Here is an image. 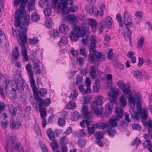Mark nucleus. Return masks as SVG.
Here are the masks:
<instances>
[{
  "instance_id": "60",
  "label": "nucleus",
  "mask_w": 152,
  "mask_h": 152,
  "mask_svg": "<svg viewBox=\"0 0 152 152\" xmlns=\"http://www.w3.org/2000/svg\"><path fill=\"white\" fill-rule=\"evenodd\" d=\"M29 77L30 79V83L31 87L35 86V80L34 78H33V76L31 77L30 76V75H29Z\"/></svg>"
},
{
  "instance_id": "24",
  "label": "nucleus",
  "mask_w": 152,
  "mask_h": 152,
  "mask_svg": "<svg viewBox=\"0 0 152 152\" xmlns=\"http://www.w3.org/2000/svg\"><path fill=\"white\" fill-rule=\"evenodd\" d=\"M29 24V16L26 15L23 17V20L22 22L23 27H27Z\"/></svg>"
},
{
  "instance_id": "64",
  "label": "nucleus",
  "mask_w": 152,
  "mask_h": 152,
  "mask_svg": "<svg viewBox=\"0 0 152 152\" xmlns=\"http://www.w3.org/2000/svg\"><path fill=\"white\" fill-rule=\"evenodd\" d=\"M30 113L29 112H26L24 115L25 119L26 121H28L30 119Z\"/></svg>"
},
{
  "instance_id": "40",
  "label": "nucleus",
  "mask_w": 152,
  "mask_h": 152,
  "mask_svg": "<svg viewBox=\"0 0 152 152\" xmlns=\"http://www.w3.org/2000/svg\"><path fill=\"white\" fill-rule=\"evenodd\" d=\"M108 95L110 96L109 98L110 102L113 104H117L118 102L116 97L110 95V93H109Z\"/></svg>"
},
{
  "instance_id": "14",
  "label": "nucleus",
  "mask_w": 152,
  "mask_h": 152,
  "mask_svg": "<svg viewBox=\"0 0 152 152\" xmlns=\"http://www.w3.org/2000/svg\"><path fill=\"white\" fill-rule=\"evenodd\" d=\"M24 80L15 82L14 84L13 85L12 87H14L16 90H20L21 91L24 89Z\"/></svg>"
},
{
  "instance_id": "3",
  "label": "nucleus",
  "mask_w": 152,
  "mask_h": 152,
  "mask_svg": "<svg viewBox=\"0 0 152 152\" xmlns=\"http://www.w3.org/2000/svg\"><path fill=\"white\" fill-rule=\"evenodd\" d=\"M89 33L88 27L82 26L81 28L79 26H76L73 28L69 36L72 41L75 42L78 40V37H83Z\"/></svg>"
},
{
  "instance_id": "49",
  "label": "nucleus",
  "mask_w": 152,
  "mask_h": 152,
  "mask_svg": "<svg viewBox=\"0 0 152 152\" xmlns=\"http://www.w3.org/2000/svg\"><path fill=\"white\" fill-rule=\"evenodd\" d=\"M39 93L41 96L45 97L47 94V91L45 88H42L39 91Z\"/></svg>"
},
{
  "instance_id": "28",
  "label": "nucleus",
  "mask_w": 152,
  "mask_h": 152,
  "mask_svg": "<svg viewBox=\"0 0 152 152\" xmlns=\"http://www.w3.org/2000/svg\"><path fill=\"white\" fill-rule=\"evenodd\" d=\"M50 130V129H49L47 131L46 134L50 140V141H53L55 139V135L54 132L49 131Z\"/></svg>"
},
{
  "instance_id": "44",
  "label": "nucleus",
  "mask_w": 152,
  "mask_h": 152,
  "mask_svg": "<svg viewBox=\"0 0 152 152\" xmlns=\"http://www.w3.org/2000/svg\"><path fill=\"white\" fill-rule=\"evenodd\" d=\"M86 49L84 47H81L79 50L80 54L85 57H87V55L86 52Z\"/></svg>"
},
{
  "instance_id": "57",
  "label": "nucleus",
  "mask_w": 152,
  "mask_h": 152,
  "mask_svg": "<svg viewBox=\"0 0 152 152\" xmlns=\"http://www.w3.org/2000/svg\"><path fill=\"white\" fill-rule=\"evenodd\" d=\"M96 22L94 19H91L89 22V25L91 26L94 27L96 26Z\"/></svg>"
},
{
  "instance_id": "13",
  "label": "nucleus",
  "mask_w": 152,
  "mask_h": 152,
  "mask_svg": "<svg viewBox=\"0 0 152 152\" xmlns=\"http://www.w3.org/2000/svg\"><path fill=\"white\" fill-rule=\"evenodd\" d=\"M85 9L87 11H88L89 13L94 16H96L97 9L94 6H90L88 5H86Z\"/></svg>"
},
{
  "instance_id": "54",
  "label": "nucleus",
  "mask_w": 152,
  "mask_h": 152,
  "mask_svg": "<svg viewBox=\"0 0 152 152\" xmlns=\"http://www.w3.org/2000/svg\"><path fill=\"white\" fill-rule=\"evenodd\" d=\"M44 12L45 16H49L51 15V9L49 8H47L44 10Z\"/></svg>"
},
{
  "instance_id": "31",
  "label": "nucleus",
  "mask_w": 152,
  "mask_h": 152,
  "mask_svg": "<svg viewBox=\"0 0 152 152\" xmlns=\"http://www.w3.org/2000/svg\"><path fill=\"white\" fill-rule=\"evenodd\" d=\"M66 18L70 21L72 22V24L74 25L76 24L75 21L76 20L77 18L75 15L73 14L68 15L66 16Z\"/></svg>"
},
{
  "instance_id": "34",
  "label": "nucleus",
  "mask_w": 152,
  "mask_h": 152,
  "mask_svg": "<svg viewBox=\"0 0 152 152\" xmlns=\"http://www.w3.org/2000/svg\"><path fill=\"white\" fill-rule=\"evenodd\" d=\"M40 19L39 16L37 12L34 13L31 16V20L34 21H38Z\"/></svg>"
},
{
  "instance_id": "50",
  "label": "nucleus",
  "mask_w": 152,
  "mask_h": 152,
  "mask_svg": "<svg viewBox=\"0 0 152 152\" xmlns=\"http://www.w3.org/2000/svg\"><path fill=\"white\" fill-rule=\"evenodd\" d=\"M58 125L61 127L64 126L65 124V119H63L61 118H59L58 119Z\"/></svg>"
},
{
  "instance_id": "55",
  "label": "nucleus",
  "mask_w": 152,
  "mask_h": 152,
  "mask_svg": "<svg viewBox=\"0 0 152 152\" xmlns=\"http://www.w3.org/2000/svg\"><path fill=\"white\" fill-rule=\"evenodd\" d=\"M70 53L74 57L78 56V52L77 50H75L73 48H72L70 51Z\"/></svg>"
},
{
  "instance_id": "45",
  "label": "nucleus",
  "mask_w": 152,
  "mask_h": 152,
  "mask_svg": "<svg viewBox=\"0 0 152 152\" xmlns=\"http://www.w3.org/2000/svg\"><path fill=\"white\" fill-rule=\"evenodd\" d=\"M116 18L119 23L120 26L122 27L123 26V25L122 22V18L120 14L118 13L116 15Z\"/></svg>"
},
{
  "instance_id": "51",
  "label": "nucleus",
  "mask_w": 152,
  "mask_h": 152,
  "mask_svg": "<svg viewBox=\"0 0 152 152\" xmlns=\"http://www.w3.org/2000/svg\"><path fill=\"white\" fill-rule=\"evenodd\" d=\"M51 143V147L53 150H56L58 148V144L56 140H54Z\"/></svg>"
},
{
  "instance_id": "26",
  "label": "nucleus",
  "mask_w": 152,
  "mask_h": 152,
  "mask_svg": "<svg viewBox=\"0 0 152 152\" xmlns=\"http://www.w3.org/2000/svg\"><path fill=\"white\" fill-rule=\"evenodd\" d=\"M96 67L95 66H93L91 67V71L89 72V75L92 79L96 78Z\"/></svg>"
},
{
  "instance_id": "59",
  "label": "nucleus",
  "mask_w": 152,
  "mask_h": 152,
  "mask_svg": "<svg viewBox=\"0 0 152 152\" xmlns=\"http://www.w3.org/2000/svg\"><path fill=\"white\" fill-rule=\"evenodd\" d=\"M89 40L88 39V36L86 37L85 38H83L81 40V43L84 45H86L89 42Z\"/></svg>"
},
{
  "instance_id": "37",
  "label": "nucleus",
  "mask_w": 152,
  "mask_h": 152,
  "mask_svg": "<svg viewBox=\"0 0 152 152\" xmlns=\"http://www.w3.org/2000/svg\"><path fill=\"white\" fill-rule=\"evenodd\" d=\"M78 95L77 91L76 89H74L73 92L71 93L69 96L70 98L72 100H74L76 98Z\"/></svg>"
},
{
  "instance_id": "25",
  "label": "nucleus",
  "mask_w": 152,
  "mask_h": 152,
  "mask_svg": "<svg viewBox=\"0 0 152 152\" xmlns=\"http://www.w3.org/2000/svg\"><path fill=\"white\" fill-rule=\"evenodd\" d=\"M8 108L9 111L10 115L12 116H15L17 113V110L16 108L12 105H10L9 106Z\"/></svg>"
},
{
  "instance_id": "23",
  "label": "nucleus",
  "mask_w": 152,
  "mask_h": 152,
  "mask_svg": "<svg viewBox=\"0 0 152 152\" xmlns=\"http://www.w3.org/2000/svg\"><path fill=\"white\" fill-rule=\"evenodd\" d=\"M12 57L15 60H17L19 57V53L17 47H16L12 51Z\"/></svg>"
},
{
  "instance_id": "35",
  "label": "nucleus",
  "mask_w": 152,
  "mask_h": 152,
  "mask_svg": "<svg viewBox=\"0 0 152 152\" xmlns=\"http://www.w3.org/2000/svg\"><path fill=\"white\" fill-rule=\"evenodd\" d=\"M26 69L28 72V75H30L31 77L33 76V73L31 69V65L29 63H28L26 65Z\"/></svg>"
},
{
  "instance_id": "48",
  "label": "nucleus",
  "mask_w": 152,
  "mask_h": 152,
  "mask_svg": "<svg viewBox=\"0 0 152 152\" xmlns=\"http://www.w3.org/2000/svg\"><path fill=\"white\" fill-rule=\"evenodd\" d=\"M36 100H37V104L39 106V107H41L44 105V101L40 98H39Z\"/></svg>"
},
{
  "instance_id": "21",
  "label": "nucleus",
  "mask_w": 152,
  "mask_h": 152,
  "mask_svg": "<svg viewBox=\"0 0 152 152\" xmlns=\"http://www.w3.org/2000/svg\"><path fill=\"white\" fill-rule=\"evenodd\" d=\"M133 72L134 76L139 81L143 80L142 75L141 71L138 70L134 71Z\"/></svg>"
},
{
  "instance_id": "8",
  "label": "nucleus",
  "mask_w": 152,
  "mask_h": 152,
  "mask_svg": "<svg viewBox=\"0 0 152 152\" xmlns=\"http://www.w3.org/2000/svg\"><path fill=\"white\" fill-rule=\"evenodd\" d=\"M15 20L14 21V26L16 27H18L19 29V38L21 35L27 36L26 33L27 32L28 30V28L27 27H23L22 24L20 25L21 23V17L16 14H15Z\"/></svg>"
},
{
  "instance_id": "43",
  "label": "nucleus",
  "mask_w": 152,
  "mask_h": 152,
  "mask_svg": "<svg viewBox=\"0 0 152 152\" xmlns=\"http://www.w3.org/2000/svg\"><path fill=\"white\" fill-rule=\"evenodd\" d=\"M21 2L20 9H21L23 11H24L26 4L28 1V0H21Z\"/></svg>"
},
{
  "instance_id": "36",
  "label": "nucleus",
  "mask_w": 152,
  "mask_h": 152,
  "mask_svg": "<svg viewBox=\"0 0 152 152\" xmlns=\"http://www.w3.org/2000/svg\"><path fill=\"white\" fill-rule=\"evenodd\" d=\"M107 132L108 134L110 136H114L116 133V131L112 127H110L107 129Z\"/></svg>"
},
{
  "instance_id": "52",
  "label": "nucleus",
  "mask_w": 152,
  "mask_h": 152,
  "mask_svg": "<svg viewBox=\"0 0 152 152\" xmlns=\"http://www.w3.org/2000/svg\"><path fill=\"white\" fill-rule=\"evenodd\" d=\"M115 67L117 69H124V66L120 62H117L115 64Z\"/></svg>"
},
{
  "instance_id": "17",
  "label": "nucleus",
  "mask_w": 152,
  "mask_h": 152,
  "mask_svg": "<svg viewBox=\"0 0 152 152\" xmlns=\"http://www.w3.org/2000/svg\"><path fill=\"white\" fill-rule=\"evenodd\" d=\"M118 104L119 106L121 107V109L122 108H124L127 104L125 98L123 95H122L120 97L119 100Z\"/></svg>"
},
{
  "instance_id": "20",
  "label": "nucleus",
  "mask_w": 152,
  "mask_h": 152,
  "mask_svg": "<svg viewBox=\"0 0 152 152\" xmlns=\"http://www.w3.org/2000/svg\"><path fill=\"white\" fill-rule=\"evenodd\" d=\"M106 110L104 113V115L106 117L109 116L111 113L112 111V108L111 107L110 103H108L105 105Z\"/></svg>"
},
{
  "instance_id": "41",
  "label": "nucleus",
  "mask_w": 152,
  "mask_h": 152,
  "mask_svg": "<svg viewBox=\"0 0 152 152\" xmlns=\"http://www.w3.org/2000/svg\"><path fill=\"white\" fill-rule=\"evenodd\" d=\"M87 142V141L85 140L81 139L79 140L78 141V145L79 147L83 148L86 145Z\"/></svg>"
},
{
  "instance_id": "15",
  "label": "nucleus",
  "mask_w": 152,
  "mask_h": 152,
  "mask_svg": "<svg viewBox=\"0 0 152 152\" xmlns=\"http://www.w3.org/2000/svg\"><path fill=\"white\" fill-rule=\"evenodd\" d=\"M40 61L36 58L33 61V68L36 69V73L38 75L40 74L41 73V70L39 67Z\"/></svg>"
},
{
  "instance_id": "39",
  "label": "nucleus",
  "mask_w": 152,
  "mask_h": 152,
  "mask_svg": "<svg viewBox=\"0 0 152 152\" xmlns=\"http://www.w3.org/2000/svg\"><path fill=\"white\" fill-rule=\"evenodd\" d=\"M67 5V1L65 0H64L62 2H59L58 4V7L60 9H61L62 7V9L66 8Z\"/></svg>"
},
{
  "instance_id": "33",
  "label": "nucleus",
  "mask_w": 152,
  "mask_h": 152,
  "mask_svg": "<svg viewBox=\"0 0 152 152\" xmlns=\"http://www.w3.org/2000/svg\"><path fill=\"white\" fill-rule=\"evenodd\" d=\"M66 107L68 109H74L75 108L76 105L75 101H71L67 103Z\"/></svg>"
},
{
  "instance_id": "62",
  "label": "nucleus",
  "mask_w": 152,
  "mask_h": 152,
  "mask_svg": "<svg viewBox=\"0 0 152 152\" xmlns=\"http://www.w3.org/2000/svg\"><path fill=\"white\" fill-rule=\"evenodd\" d=\"M141 143V141L138 138H136L132 142V145H138L140 144Z\"/></svg>"
},
{
  "instance_id": "22",
  "label": "nucleus",
  "mask_w": 152,
  "mask_h": 152,
  "mask_svg": "<svg viewBox=\"0 0 152 152\" xmlns=\"http://www.w3.org/2000/svg\"><path fill=\"white\" fill-rule=\"evenodd\" d=\"M138 111L140 114L141 115L142 118L144 119H147L148 117V113L147 110L144 109L143 111H142V108H138Z\"/></svg>"
},
{
  "instance_id": "32",
  "label": "nucleus",
  "mask_w": 152,
  "mask_h": 152,
  "mask_svg": "<svg viewBox=\"0 0 152 152\" xmlns=\"http://www.w3.org/2000/svg\"><path fill=\"white\" fill-rule=\"evenodd\" d=\"M119 90L116 88H113L110 91V95L117 97L119 94Z\"/></svg>"
},
{
  "instance_id": "4",
  "label": "nucleus",
  "mask_w": 152,
  "mask_h": 152,
  "mask_svg": "<svg viewBox=\"0 0 152 152\" xmlns=\"http://www.w3.org/2000/svg\"><path fill=\"white\" fill-rule=\"evenodd\" d=\"M123 23L126 26V28L127 30V31L124 32V36L126 41L129 39L130 41H131L132 31L129 28V27H132L133 26V24L131 22L132 19L129 16V13L127 12H125L123 16Z\"/></svg>"
},
{
  "instance_id": "61",
  "label": "nucleus",
  "mask_w": 152,
  "mask_h": 152,
  "mask_svg": "<svg viewBox=\"0 0 152 152\" xmlns=\"http://www.w3.org/2000/svg\"><path fill=\"white\" fill-rule=\"evenodd\" d=\"M59 33L56 30H53V32L51 33L50 36L51 37H54L55 38L56 37L59 36Z\"/></svg>"
},
{
  "instance_id": "38",
  "label": "nucleus",
  "mask_w": 152,
  "mask_h": 152,
  "mask_svg": "<svg viewBox=\"0 0 152 152\" xmlns=\"http://www.w3.org/2000/svg\"><path fill=\"white\" fill-rule=\"evenodd\" d=\"M83 79V76L78 75L76 77V84L77 85L81 84L82 83Z\"/></svg>"
},
{
  "instance_id": "56",
  "label": "nucleus",
  "mask_w": 152,
  "mask_h": 152,
  "mask_svg": "<svg viewBox=\"0 0 152 152\" xmlns=\"http://www.w3.org/2000/svg\"><path fill=\"white\" fill-rule=\"evenodd\" d=\"M29 41L31 45H34L35 44H37L39 40L37 37H34L33 39H30Z\"/></svg>"
},
{
  "instance_id": "53",
  "label": "nucleus",
  "mask_w": 152,
  "mask_h": 152,
  "mask_svg": "<svg viewBox=\"0 0 152 152\" xmlns=\"http://www.w3.org/2000/svg\"><path fill=\"white\" fill-rule=\"evenodd\" d=\"M144 41V38L143 37H141L140 38L137 43L138 46V47L141 48H142Z\"/></svg>"
},
{
  "instance_id": "2",
  "label": "nucleus",
  "mask_w": 152,
  "mask_h": 152,
  "mask_svg": "<svg viewBox=\"0 0 152 152\" xmlns=\"http://www.w3.org/2000/svg\"><path fill=\"white\" fill-rule=\"evenodd\" d=\"M96 46L95 44H90L88 47L89 53L88 56V61L90 63L97 66L100 65V60H104L105 56L100 52L96 50Z\"/></svg>"
},
{
  "instance_id": "5",
  "label": "nucleus",
  "mask_w": 152,
  "mask_h": 152,
  "mask_svg": "<svg viewBox=\"0 0 152 152\" xmlns=\"http://www.w3.org/2000/svg\"><path fill=\"white\" fill-rule=\"evenodd\" d=\"M6 144L5 145L6 152H8L9 146L10 152H15V150H16L17 152H24L23 148L20 143H17L15 140H11V143L9 139L6 140Z\"/></svg>"
},
{
  "instance_id": "58",
  "label": "nucleus",
  "mask_w": 152,
  "mask_h": 152,
  "mask_svg": "<svg viewBox=\"0 0 152 152\" xmlns=\"http://www.w3.org/2000/svg\"><path fill=\"white\" fill-rule=\"evenodd\" d=\"M7 115L5 113H2L0 112V121H1L3 120H5L6 118H7Z\"/></svg>"
},
{
  "instance_id": "18",
  "label": "nucleus",
  "mask_w": 152,
  "mask_h": 152,
  "mask_svg": "<svg viewBox=\"0 0 152 152\" xmlns=\"http://www.w3.org/2000/svg\"><path fill=\"white\" fill-rule=\"evenodd\" d=\"M21 124H20L19 122L16 121H12L10 123V128L12 129H14L16 130L19 129Z\"/></svg>"
},
{
  "instance_id": "47",
  "label": "nucleus",
  "mask_w": 152,
  "mask_h": 152,
  "mask_svg": "<svg viewBox=\"0 0 152 152\" xmlns=\"http://www.w3.org/2000/svg\"><path fill=\"white\" fill-rule=\"evenodd\" d=\"M96 139H101L103 138V136L101 132H96L95 135Z\"/></svg>"
},
{
  "instance_id": "10",
  "label": "nucleus",
  "mask_w": 152,
  "mask_h": 152,
  "mask_svg": "<svg viewBox=\"0 0 152 152\" xmlns=\"http://www.w3.org/2000/svg\"><path fill=\"white\" fill-rule=\"evenodd\" d=\"M93 119H91V117L89 120H83L80 123V125L82 127H84L85 126L84 124H86L87 128V132L90 134H93L94 133L95 130L93 126H92L91 127H89L90 124L91 123Z\"/></svg>"
},
{
  "instance_id": "46",
  "label": "nucleus",
  "mask_w": 152,
  "mask_h": 152,
  "mask_svg": "<svg viewBox=\"0 0 152 152\" xmlns=\"http://www.w3.org/2000/svg\"><path fill=\"white\" fill-rule=\"evenodd\" d=\"M132 127L133 129L140 131L141 129V126L138 123H134L132 125Z\"/></svg>"
},
{
  "instance_id": "16",
  "label": "nucleus",
  "mask_w": 152,
  "mask_h": 152,
  "mask_svg": "<svg viewBox=\"0 0 152 152\" xmlns=\"http://www.w3.org/2000/svg\"><path fill=\"white\" fill-rule=\"evenodd\" d=\"M113 20L112 18L108 16L105 20H103L100 22L103 26H109L112 24Z\"/></svg>"
},
{
  "instance_id": "63",
  "label": "nucleus",
  "mask_w": 152,
  "mask_h": 152,
  "mask_svg": "<svg viewBox=\"0 0 152 152\" xmlns=\"http://www.w3.org/2000/svg\"><path fill=\"white\" fill-rule=\"evenodd\" d=\"M95 142L98 145L101 147H102L104 146L103 142L101 139H96L95 141Z\"/></svg>"
},
{
  "instance_id": "11",
  "label": "nucleus",
  "mask_w": 152,
  "mask_h": 152,
  "mask_svg": "<svg viewBox=\"0 0 152 152\" xmlns=\"http://www.w3.org/2000/svg\"><path fill=\"white\" fill-rule=\"evenodd\" d=\"M88 107L86 105H83L81 108V113L84 118H86V120H89L91 117L93 119V114L88 111Z\"/></svg>"
},
{
  "instance_id": "42",
  "label": "nucleus",
  "mask_w": 152,
  "mask_h": 152,
  "mask_svg": "<svg viewBox=\"0 0 152 152\" xmlns=\"http://www.w3.org/2000/svg\"><path fill=\"white\" fill-rule=\"evenodd\" d=\"M66 139L67 137L65 136L62 137L60 140V144L61 145H65L67 143Z\"/></svg>"
},
{
  "instance_id": "29",
  "label": "nucleus",
  "mask_w": 152,
  "mask_h": 152,
  "mask_svg": "<svg viewBox=\"0 0 152 152\" xmlns=\"http://www.w3.org/2000/svg\"><path fill=\"white\" fill-rule=\"evenodd\" d=\"M59 30L64 34H66L68 31V26L65 24H62L59 28Z\"/></svg>"
},
{
  "instance_id": "19",
  "label": "nucleus",
  "mask_w": 152,
  "mask_h": 152,
  "mask_svg": "<svg viewBox=\"0 0 152 152\" xmlns=\"http://www.w3.org/2000/svg\"><path fill=\"white\" fill-rule=\"evenodd\" d=\"M12 91L10 92H8L6 91V93L7 95L9 97L12 99H15L16 96V89L14 87H12Z\"/></svg>"
},
{
  "instance_id": "9",
  "label": "nucleus",
  "mask_w": 152,
  "mask_h": 152,
  "mask_svg": "<svg viewBox=\"0 0 152 152\" xmlns=\"http://www.w3.org/2000/svg\"><path fill=\"white\" fill-rule=\"evenodd\" d=\"M115 112L116 114V117L109 120V124L110 127H113L117 126L118 125L117 121L119 119V118H121L124 116V112L121 108L116 107Z\"/></svg>"
},
{
  "instance_id": "12",
  "label": "nucleus",
  "mask_w": 152,
  "mask_h": 152,
  "mask_svg": "<svg viewBox=\"0 0 152 152\" xmlns=\"http://www.w3.org/2000/svg\"><path fill=\"white\" fill-rule=\"evenodd\" d=\"M144 137L146 139V140L143 143V146L144 148L149 147L150 149H151V143L150 140L152 138V135L151 133H149L145 134Z\"/></svg>"
},
{
  "instance_id": "1",
  "label": "nucleus",
  "mask_w": 152,
  "mask_h": 152,
  "mask_svg": "<svg viewBox=\"0 0 152 152\" xmlns=\"http://www.w3.org/2000/svg\"><path fill=\"white\" fill-rule=\"evenodd\" d=\"M117 84L122 90L124 95L128 99L129 104L131 107L130 110L131 116L133 118H137L139 112L134 109V106H135V101L132 96L131 86L129 84H126L123 81L121 80L117 82Z\"/></svg>"
},
{
  "instance_id": "6",
  "label": "nucleus",
  "mask_w": 152,
  "mask_h": 152,
  "mask_svg": "<svg viewBox=\"0 0 152 152\" xmlns=\"http://www.w3.org/2000/svg\"><path fill=\"white\" fill-rule=\"evenodd\" d=\"M105 101V99L104 97L99 95L97 96L96 99L91 103V107L94 114L98 116L102 114L103 109L99 108L98 106L101 105Z\"/></svg>"
},
{
  "instance_id": "27",
  "label": "nucleus",
  "mask_w": 152,
  "mask_h": 152,
  "mask_svg": "<svg viewBox=\"0 0 152 152\" xmlns=\"http://www.w3.org/2000/svg\"><path fill=\"white\" fill-rule=\"evenodd\" d=\"M100 81L98 79H96L95 80L94 85L93 87V89L94 92H98L99 88Z\"/></svg>"
},
{
  "instance_id": "30",
  "label": "nucleus",
  "mask_w": 152,
  "mask_h": 152,
  "mask_svg": "<svg viewBox=\"0 0 152 152\" xmlns=\"http://www.w3.org/2000/svg\"><path fill=\"white\" fill-rule=\"evenodd\" d=\"M13 78L15 82L23 80L21 78L20 72L19 71H17L15 72V75L13 76Z\"/></svg>"
},
{
  "instance_id": "7",
  "label": "nucleus",
  "mask_w": 152,
  "mask_h": 152,
  "mask_svg": "<svg viewBox=\"0 0 152 152\" xmlns=\"http://www.w3.org/2000/svg\"><path fill=\"white\" fill-rule=\"evenodd\" d=\"M27 36L23 35H21L20 39H18V42L19 45L21 48L23 50L21 52V53L22 56L25 60L24 61H27L28 60V58L27 54V50L26 48L25 47V44L26 43L27 41Z\"/></svg>"
}]
</instances>
